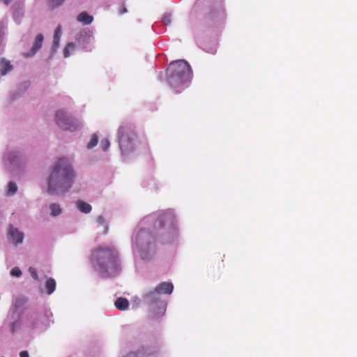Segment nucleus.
I'll list each match as a JSON object with an SVG mask.
<instances>
[{"mask_svg": "<svg viewBox=\"0 0 357 357\" xmlns=\"http://www.w3.org/2000/svg\"><path fill=\"white\" fill-rule=\"evenodd\" d=\"M29 271L33 278H34L36 280H38V273L34 268L30 267Z\"/></svg>", "mask_w": 357, "mask_h": 357, "instance_id": "obj_25", "label": "nucleus"}, {"mask_svg": "<svg viewBox=\"0 0 357 357\" xmlns=\"http://www.w3.org/2000/svg\"><path fill=\"white\" fill-rule=\"evenodd\" d=\"M162 20L166 24H168L171 22V17L169 15H166L163 17Z\"/></svg>", "mask_w": 357, "mask_h": 357, "instance_id": "obj_28", "label": "nucleus"}, {"mask_svg": "<svg viewBox=\"0 0 357 357\" xmlns=\"http://www.w3.org/2000/svg\"><path fill=\"white\" fill-rule=\"evenodd\" d=\"M155 289L161 296V294H172L174 286L171 282H164L158 284Z\"/></svg>", "mask_w": 357, "mask_h": 357, "instance_id": "obj_11", "label": "nucleus"}, {"mask_svg": "<svg viewBox=\"0 0 357 357\" xmlns=\"http://www.w3.org/2000/svg\"><path fill=\"white\" fill-rule=\"evenodd\" d=\"M114 305L119 310H126L128 308L129 303L126 298L120 297L116 300Z\"/></svg>", "mask_w": 357, "mask_h": 357, "instance_id": "obj_14", "label": "nucleus"}, {"mask_svg": "<svg viewBox=\"0 0 357 357\" xmlns=\"http://www.w3.org/2000/svg\"><path fill=\"white\" fill-rule=\"evenodd\" d=\"M98 142V137L96 134H93L91 137L90 142L88 143L86 147L89 149H93L96 146Z\"/></svg>", "mask_w": 357, "mask_h": 357, "instance_id": "obj_19", "label": "nucleus"}, {"mask_svg": "<svg viewBox=\"0 0 357 357\" xmlns=\"http://www.w3.org/2000/svg\"><path fill=\"white\" fill-rule=\"evenodd\" d=\"M158 222L160 227H163L165 224L172 226L174 222V215L171 211L162 212L158 216Z\"/></svg>", "mask_w": 357, "mask_h": 357, "instance_id": "obj_9", "label": "nucleus"}, {"mask_svg": "<svg viewBox=\"0 0 357 357\" xmlns=\"http://www.w3.org/2000/svg\"><path fill=\"white\" fill-rule=\"evenodd\" d=\"M44 40V36L42 33H38L34 39L33 45L28 52L24 53V57L29 58L34 56L41 48Z\"/></svg>", "mask_w": 357, "mask_h": 357, "instance_id": "obj_8", "label": "nucleus"}, {"mask_svg": "<svg viewBox=\"0 0 357 357\" xmlns=\"http://www.w3.org/2000/svg\"><path fill=\"white\" fill-rule=\"evenodd\" d=\"M50 209L51 211V215L52 216H56L61 213V208L60 206L57 204H52L50 206Z\"/></svg>", "mask_w": 357, "mask_h": 357, "instance_id": "obj_18", "label": "nucleus"}, {"mask_svg": "<svg viewBox=\"0 0 357 357\" xmlns=\"http://www.w3.org/2000/svg\"><path fill=\"white\" fill-rule=\"evenodd\" d=\"M45 287L48 294H52L54 291L56 287L55 280L52 278H48L45 282Z\"/></svg>", "mask_w": 357, "mask_h": 357, "instance_id": "obj_16", "label": "nucleus"}, {"mask_svg": "<svg viewBox=\"0 0 357 357\" xmlns=\"http://www.w3.org/2000/svg\"><path fill=\"white\" fill-rule=\"evenodd\" d=\"M94 38L89 30H84L79 33L78 43L86 51H91L93 47Z\"/></svg>", "mask_w": 357, "mask_h": 357, "instance_id": "obj_7", "label": "nucleus"}, {"mask_svg": "<svg viewBox=\"0 0 357 357\" xmlns=\"http://www.w3.org/2000/svg\"><path fill=\"white\" fill-rule=\"evenodd\" d=\"M77 208L82 213H89L91 211V206L82 200H78L76 203Z\"/></svg>", "mask_w": 357, "mask_h": 357, "instance_id": "obj_15", "label": "nucleus"}, {"mask_svg": "<svg viewBox=\"0 0 357 357\" xmlns=\"http://www.w3.org/2000/svg\"><path fill=\"white\" fill-rule=\"evenodd\" d=\"M97 222L99 225L104 226L105 230L104 234H106L107 232L108 227L106 225L105 220L102 216H98L97 218Z\"/></svg>", "mask_w": 357, "mask_h": 357, "instance_id": "obj_22", "label": "nucleus"}, {"mask_svg": "<svg viewBox=\"0 0 357 357\" xmlns=\"http://www.w3.org/2000/svg\"><path fill=\"white\" fill-rule=\"evenodd\" d=\"M0 73L1 75H6L9 71L13 69L12 65L10 62L6 59H1L0 61Z\"/></svg>", "mask_w": 357, "mask_h": 357, "instance_id": "obj_13", "label": "nucleus"}, {"mask_svg": "<svg viewBox=\"0 0 357 357\" xmlns=\"http://www.w3.org/2000/svg\"><path fill=\"white\" fill-rule=\"evenodd\" d=\"M144 303L148 305L150 312L154 315H162L165 311L166 304L155 289L146 291L142 294Z\"/></svg>", "mask_w": 357, "mask_h": 357, "instance_id": "obj_4", "label": "nucleus"}, {"mask_svg": "<svg viewBox=\"0 0 357 357\" xmlns=\"http://www.w3.org/2000/svg\"><path fill=\"white\" fill-rule=\"evenodd\" d=\"M6 4H8L12 0H3Z\"/></svg>", "mask_w": 357, "mask_h": 357, "instance_id": "obj_30", "label": "nucleus"}, {"mask_svg": "<svg viewBox=\"0 0 357 357\" xmlns=\"http://www.w3.org/2000/svg\"><path fill=\"white\" fill-rule=\"evenodd\" d=\"M73 170L68 161L60 158L53 167L48 180L47 192L50 195L63 193L71 188Z\"/></svg>", "mask_w": 357, "mask_h": 357, "instance_id": "obj_1", "label": "nucleus"}, {"mask_svg": "<svg viewBox=\"0 0 357 357\" xmlns=\"http://www.w3.org/2000/svg\"><path fill=\"white\" fill-rule=\"evenodd\" d=\"M9 234L14 244L22 243L24 239V234L20 231L17 229L14 228L13 226H10L9 229Z\"/></svg>", "mask_w": 357, "mask_h": 357, "instance_id": "obj_10", "label": "nucleus"}, {"mask_svg": "<svg viewBox=\"0 0 357 357\" xmlns=\"http://www.w3.org/2000/svg\"><path fill=\"white\" fill-rule=\"evenodd\" d=\"M17 190V186L14 182H9L8 185V194L14 195Z\"/></svg>", "mask_w": 357, "mask_h": 357, "instance_id": "obj_20", "label": "nucleus"}, {"mask_svg": "<svg viewBox=\"0 0 357 357\" xmlns=\"http://www.w3.org/2000/svg\"><path fill=\"white\" fill-rule=\"evenodd\" d=\"M135 137V134L130 132L126 127L121 126L119 128L118 138L121 150L123 154H127L133 151L132 142Z\"/></svg>", "mask_w": 357, "mask_h": 357, "instance_id": "obj_6", "label": "nucleus"}, {"mask_svg": "<svg viewBox=\"0 0 357 357\" xmlns=\"http://www.w3.org/2000/svg\"><path fill=\"white\" fill-rule=\"evenodd\" d=\"M61 35V26L58 25L54 31V34L53 43H54V46L55 47H59Z\"/></svg>", "mask_w": 357, "mask_h": 357, "instance_id": "obj_17", "label": "nucleus"}, {"mask_svg": "<svg viewBox=\"0 0 357 357\" xmlns=\"http://www.w3.org/2000/svg\"><path fill=\"white\" fill-rule=\"evenodd\" d=\"M64 0H50V4L52 7H57L62 4Z\"/></svg>", "mask_w": 357, "mask_h": 357, "instance_id": "obj_26", "label": "nucleus"}, {"mask_svg": "<svg viewBox=\"0 0 357 357\" xmlns=\"http://www.w3.org/2000/svg\"><path fill=\"white\" fill-rule=\"evenodd\" d=\"M77 20L85 25H89L92 23L93 17L86 12H82L77 15Z\"/></svg>", "mask_w": 357, "mask_h": 357, "instance_id": "obj_12", "label": "nucleus"}, {"mask_svg": "<svg viewBox=\"0 0 357 357\" xmlns=\"http://www.w3.org/2000/svg\"><path fill=\"white\" fill-rule=\"evenodd\" d=\"M91 260L97 265L102 273L114 275L119 269L118 252L110 246H100L95 249Z\"/></svg>", "mask_w": 357, "mask_h": 357, "instance_id": "obj_3", "label": "nucleus"}, {"mask_svg": "<svg viewBox=\"0 0 357 357\" xmlns=\"http://www.w3.org/2000/svg\"><path fill=\"white\" fill-rule=\"evenodd\" d=\"M11 275L15 277H20L22 275V271L18 267H15L11 270Z\"/></svg>", "mask_w": 357, "mask_h": 357, "instance_id": "obj_24", "label": "nucleus"}, {"mask_svg": "<svg viewBox=\"0 0 357 357\" xmlns=\"http://www.w3.org/2000/svg\"><path fill=\"white\" fill-rule=\"evenodd\" d=\"M126 13H127V8L125 7L124 5H121L119 8V13L120 15H123Z\"/></svg>", "mask_w": 357, "mask_h": 357, "instance_id": "obj_27", "label": "nucleus"}, {"mask_svg": "<svg viewBox=\"0 0 357 357\" xmlns=\"http://www.w3.org/2000/svg\"><path fill=\"white\" fill-rule=\"evenodd\" d=\"M56 125L64 130L76 131L81 126L80 122L70 116L65 110H58L55 114Z\"/></svg>", "mask_w": 357, "mask_h": 357, "instance_id": "obj_5", "label": "nucleus"}, {"mask_svg": "<svg viewBox=\"0 0 357 357\" xmlns=\"http://www.w3.org/2000/svg\"><path fill=\"white\" fill-rule=\"evenodd\" d=\"M74 47H75V46L73 43H68V45H66V47H65V50H64L65 57H68L69 56L70 51L73 50Z\"/></svg>", "mask_w": 357, "mask_h": 357, "instance_id": "obj_21", "label": "nucleus"}, {"mask_svg": "<svg viewBox=\"0 0 357 357\" xmlns=\"http://www.w3.org/2000/svg\"><path fill=\"white\" fill-rule=\"evenodd\" d=\"M20 357H29V354L26 351H22L20 353Z\"/></svg>", "mask_w": 357, "mask_h": 357, "instance_id": "obj_29", "label": "nucleus"}, {"mask_svg": "<svg viewBox=\"0 0 357 357\" xmlns=\"http://www.w3.org/2000/svg\"><path fill=\"white\" fill-rule=\"evenodd\" d=\"M192 79L190 64L185 60L171 62L166 70V80L176 92L179 93L188 86Z\"/></svg>", "mask_w": 357, "mask_h": 357, "instance_id": "obj_2", "label": "nucleus"}, {"mask_svg": "<svg viewBox=\"0 0 357 357\" xmlns=\"http://www.w3.org/2000/svg\"><path fill=\"white\" fill-rule=\"evenodd\" d=\"M110 143L107 139H103L101 141V147L104 151H106L109 147Z\"/></svg>", "mask_w": 357, "mask_h": 357, "instance_id": "obj_23", "label": "nucleus"}]
</instances>
